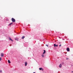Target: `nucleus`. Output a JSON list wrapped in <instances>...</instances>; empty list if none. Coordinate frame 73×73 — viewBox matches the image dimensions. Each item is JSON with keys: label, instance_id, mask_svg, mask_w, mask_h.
Listing matches in <instances>:
<instances>
[{"label": "nucleus", "instance_id": "nucleus-1", "mask_svg": "<svg viewBox=\"0 0 73 73\" xmlns=\"http://www.w3.org/2000/svg\"><path fill=\"white\" fill-rule=\"evenodd\" d=\"M11 21L12 22H13L14 23L16 21V20H15V19H14L13 18H12L11 19Z\"/></svg>", "mask_w": 73, "mask_h": 73}, {"label": "nucleus", "instance_id": "nucleus-2", "mask_svg": "<svg viewBox=\"0 0 73 73\" xmlns=\"http://www.w3.org/2000/svg\"><path fill=\"white\" fill-rule=\"evenodd\" d=\"M67 52H69V51H70V49H69V48H67Z\"/></svg>", "mask_w": 73, "mask_h": 73}, {"label": "nucleus", "instance_id": "nucleus-3", "mask_svg": "<svg viewBox=\"0 0 73 73\" xmlns=\"http://www.w3.org/2000/svg\"><path fill=\"white\" fill-rule=\"evenodd\" d=\"M54 47H56V46L57 47L58 46V45L57 44H54Z\"/></svg>", "mask_w": 73, "mask_h": 73}, {"label": "nucleus", "instance_id": "nucleus-4", "mask_svg": "<svg viewBox=\"0 0 73 73\" xmlns=\"http://www.w3.org/2000/svg\"><path fill=\"white\" fill-rule=\"evenodd\" d=\"M27 64H28V63H27V62H25V66H26L27 65Z\"/></svg>", "mask_w": 73, "mask_h": 73}, {"label": "nucleus", "instance_id": "nucleus-5", "mask_svg": "<svg viewBox=\"0 0 73 73\" xmlns=\"http://www.w3.org/2000/svg\"><path fill=\"white\" fill-rule=\"evenodd\" d=\"M1 57H3L4 56V54L3 53H2L1 54Z\"/></svg>", "mask_w": 73, "mask_h": 73}, {"label": "nucleus", "instance_id": "nucleus-6", "mask_svg": "<svg viewBox=\"0 0 73 73\" xmlns=\"http://www.w3.org/2000/svg\"><path fill=\"white\" fill-rule=\"evenodd\" d=\"M46 53V51L45 50H44V52L43 53V54H45Z\"/></svg>", "mask_w": 73, "mask_h": 73}, {"label": "nucleus", "instance_id": "nucleus-7", "mask_svg": "<svg viewBox=\"0 0 73 73\" xmlns=\"http://www.w3.org/2000/svg\"><path fill=\"white\" fill-rule=\"evenodd\" d=\"M15 40H17V41H18V40H19V39L17 38H15Z\"/></svg>", "mask_w": 73, "mask_h": 73}, {"label": "nucleus", "instance_id": "nucleus-8", "mask_svg": "<svg viewBox=\"0 0 73 73\" xmlns=\"http://www.w3.org/2000/svg\"><path fill=\"white\" fill-rule=\"evenodd\" d=\"M61 66H62V65H61V64H60L59 65V67L60 68H61Z\"/></svg>", "mask_w": 73, "mask_h": 73}, {"label": "nucleus", "instance_id": "nucleus-9", "mask_svg": "<svg viewBox=\"0 0 73 73\" xmlns=\"http://www.w3.org/2000/svg\"><path fill=\"white\" fill-rule=\"evenodd\" d=\"M8 62L9 63V64H11V61L9 60H8Z\"/></svg>", "mask_w": 73, "mask_h": 73}, {"label": "nucleus", "instance_id": "nucleus-10", "mask_svg": "<svg viewBox=\"0 0 73 73\" xmlns=\"http://www.w3.org/2000/svg\"><path fill=\"white\" fill-rule=\"evenodd\" d=\"M24 38H25V36H23L22 37V39H24Z\"/></svg>", "mask_w": 73, "mask_h": 73}, {"label": "nucleus", "instance_id": "nucleus-11", "mask_svg": "<svg viewBox=\"0 0 73 73\" xmlns=\"http://www.w3.org/2000/svg\"><path fill=\"white\" fill-rule=\"evenodd\" d=\"M42 57H44V54H43L42 55Z\"/></svg>", "mask_w": 73, "mask_h": 73}, {"label": "nucleus", "instance_id": "nucleus-12", "mask_svg": "<svg viewBox=\"0 0 73 73\" xmlns=\"http://www.w3.org/2000/svg\"><path fill=\"white\" fill-rule=\"evenodd\" d=\"M12 24H13V23L12 22L9 24V25H11Z\"/></svg>", "mask_w": 73, "mask_h": 73}, {"label": "nucleus", "instance_id": "nucleus-13", "mask_svg": "<svg viewBox=\"0 0 73 73\" xmlns=\"http://www.w3.org/2000/svg\"><path fill=\"white\" fill-rule=\"evenodd\" d=\"M9 39L10 40H11V41H13V40H12L11 39V38H9Z\"/></svg>", "mask_w": 73, "mask_h": 73}, {"label": "nucleus", "instance_id": "nucleus-14", "mask_svg": "<svg viewBox=\"0 0 73 73\" xmlns=\"http://www.w3.org/2000/svg\"><path fill=\"white\" fill-rule=\"evenodd\" d=\"M42 68H39V69L40 70H41Z\"/></svg>", "mask_w": 73, "mask_h": 73}, {"label": "nucleus", "instance_id": "nucleus-15", "mask_svg": "<svg viewBox=\"0 0 73 73\" xmlns=\"http://www.w3.org/2000/svg\"><path fill=\"white\" fill-rule=\"evenodd\" d=\"M2 60V59L1 58V57H0V61H1Z\"/></svg>", "mask_w": 73, "mask_h": 73}, {"label": "nucleus", "instance_id": "nucleus-16", "mask_svg": "<svg viewBox=\"0 0 73 73\" xmlns=\"http://www.w3.org/2000/svg\"><path fill=\"white\" fill-rule=\"evenodd\" d=\"M41 70H42V71H43V70H44V69H43V68H42V69Z\"/></svg>", "mask_w": 73, "mask_h": 73}, {"label": "nucleus", "instance_id": "nucleus-17", "mask_svg": "<svg viewBox=\"0 0 73 73\" xmlns=\"http://www.w3.org/2000/svg\"><path fill=\"white\" fill-rule=\"evenodd\" d=\"M46 46H47V47H48V45H47V44H46Z\"/></svg>", "mask_w": 73, "mask_h": 73}, {"label": "nucleus", "instance_id": "nucleus-18", "mask_svg": "<svg viewBox=\"0 0 73 73\" xmlns=\"http://www.w3.org/2000/svg\"><path fill=\"white\" fill-rule=\"evenodd\" d=\"M61 46V44H60V45H59V46Z\"/></svg>", "mask_w": 73, "mask_h": 73}, {"label": "nucleus", "instance_id": "nucleus-19", "mask_svg": "<svg viewBox=\"0 0 73 73\" xmlns=\"http://www.w3.org/2000/svg\"><path fill=\"white\" fill-rule=\"evenodd\" d=\"M66 59V60H68V58H67Z\"/></svg>", "mask_w": 73, "mask_h": 73}, {"label": "nucleus", "instance_id": "nucleus-20", "mask_svg": "<svg viewBox=\"0 0 73 73\" xmlns=\"http://www.w3.org/2000/svg\"><path fill=\"white\" fill-rule=\"evenodd\" d=\"M33 73H36V72H33Z\"/></svg>", "mask_w": 73, "mask_h": 73}, {"label": "nucleus", "instance_id": "nucleus-21", "mask_svg": "<svg viewBox=\"0 0 73 73\" xmlns=\"http://www.w3.org/2000/svg\"><path fill=\"white\" fill-rule=\"evenodd\" d=\"M72 73H73V71H72Z\"/></svg>", "mask_w": 73, "mask_h": 73}, {"label": "nucleus", "instance_id": "nucleus-22", "mask_svg": "<svg viewBox=\"0 0 73 73\" xmlns=\"http://www.w3.org/2000/svg\"><path fill=\"white\" fill-rule=\"evenodd\" d=\"M0 72H1V71L0 70Z\"/></svg>", "mask_w": 73, "mask_h": 73}]
</instances>
